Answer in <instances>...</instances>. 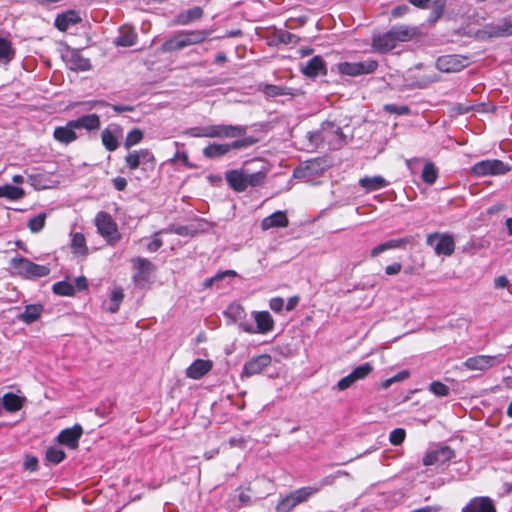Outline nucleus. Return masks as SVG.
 Segmentation results:
<instances>
[{"mask_svg":"<svg viewBox=\"0 0 512 512\" xmlns=\"http://www.w3.org/2000/svg\"><path fill=\"white\" fill-rule=\"evenodd\" d=\"M10 265L16 274L24 279L36 280L48 276L51 272L48 266L37 264L22 256L12 258Z\"/></svg>","mask_w":512,"mask_h":512,"instance_id":"1","label":"nucleus"},{"mask_svg":"<svg viewBox=\"0 0 512 512\" xmlns=\"http://www.w3.org/2000/svg\"><path fill=\"white\" fill-rule=\"evenodd\" d=\"M258 141V138L254 136H247L241 139L234 140L231 143H212L203 148V155L209 159L219 158L226 155L231 150L247 148L258 143Z\"/></svg>","mask_w":512,"mask_h":512,"instance_id":"2","label":"nucleus"},{"mask_svg":"<svg viewBox=\"0 0 512 512\" xmlns=\"http://www.w3.org/2000/svg\"><path fill=\"white\" fill-rule=\"evenodd\" d=\"M95 226L97 232L104 238L107 244L115 245L121 240L118 225L109 213L105 211L98 212L95 216Z\"/></svg>","mask_w":512,"mask_h":512,"instance_id":"3","label":"nucleus"},{"mask_svg":"<svg viewBox=\"0 0 512 512\" xmlns=\"http://www.w3.org/2000/svg\"><path fill=\"white\" fill-rule=\"evenodd\" d=\"M318 491L313 487H301L282 497L276 505L277 512H291L296 506L307 501Z\"/></svg>","mask_w":512,"mask_h":512,"instance_id":"4","label":"nucleus"},{"mask_svg":"<svg viewBox=\"0 0 512 512\" xmlns=\"http://www.w3.org/2000/svg\"><path fill=\"white\" fill-rule=\"evenodd\" d=\"M321 139L333 150L341 149L347 144V136L342 128L333 122H324L319 131Z\"/></svg>","mask_w":512,"mask_h":512,"instance_id":"5","label":"nucleus"},{"mask_svg":"<svg viewBox=\"0 0 512 512\" xmlns=\"http://www.w3.org/2000/svg\"><path fill=\"white\" fill-rule=\"evenodd\" d=\"M511 170V166L499 159H486L475 163L471 173L477 177L504 175Z\"/></svg>","mask_w":512,"mask_h":512,"instance_id":"6","label":"nucleus"},{"mask_svg":"<svg viewBox=\"0 0 512 512\" xmlns=\"http://www.w3.org/2000/svg\"><path fill=\"white\" fill-rule=\"evenodd\" d=\"M426 244L434 246V252L438 256H451L455 251V240L449 233H430L426 237Z\"/></svg>","mask_w":512,"mask_h":512,"instance_id":"7","label":"nucleus"},{"mask_svg":"<svg viewBox=\"0 0 512 512\" xmlns=\"http://www.w3.org/2000/svg\"><path fill=\"white\" fill-rule=\"evenodd\" d=\"M378 68V62L373 59H368L362 62H340L337 64V70L342 75L360 76L371 74Z\"/></svg>","mask_w":512,"mask_h":512,"instance_id":"8","label":"nucleus"},{"mask_svg":"<svg viewBox=\"0 0 512 512\" xmlns=\"http://www.w3.org/2000/svg\"><path fill=\"white\" fill-rule=\"evenodd\" d=\"M125 164L130 171L138 169L141 164L147 166V169L153 170L156 165V158L151 150L143 148L129 152L125 156ZM143 169L146 170V168Z\"/></svg>","mask_w":512,"mask_h":512,"instance_id":"9","label":"nucleus"},{"mask_svg":"<svg viewBox=\"0 0 512 512\" xmlns=\"http://www.w3.org/2000/svg\"><path fill=\"white\" fill-rule=\"evenodd\" d=\"M469 65V59L462 55H443L437 58L436 67L441 72L455 73L463 70Z\"/></svg>","mask_w":512,"mask_h":512,"instance_id":"10","label":"nucleus"},{"mask_svg":"<svg viewBox=\"0 0 512 512\" xmlns=\"http://www.w3.org/2000/svg\"><path fill=\"white\" fill-rule=\"evenodd\" d=\"M246 126L216 124L208 126V138H234L246 134Z\"/></svg>","mask_w":512,"mask_h":512,"instance_id":"11","label":"nucleus"},{"mask_svg":"<svg viewBox=\"0 0 512 512\" xmlns=\"http://www.w3.org/2000/svg\"><path fill=\"white\" fill-rule=\"evenodd\" d=\"M455 456L454 450L449 446H441L428 451L423 457L425 466L442 465L449 462Z\"/></svg>","mask_w":512,"mask_h":512,"instance_id":"12","label":"nucleus"},{"mask_svg":"<svg viewBox=\"0 0 512 512\" xmlns=\"http://www.w3.org/2000/svg\"><path fill=\"white\" fill-rule=\"evenodd\" d=\"M502 359L500 356H491V355H476L473 357L467 358L463 365L468 370H479L484 371L492 368L495 364L501 363Z\"/></svg>","mask_w":512,"mask_h":512,"instance_id":"13","label":"nucleus"},{"mask_svg":"<svg viewBox=\"0 0 512 512\" xmlns=\"http://www.w3.org/2000/svg\"><path fill=\"white\" fill-rule=\"evenodd\" d=\"M300 72L307 78L314 79L319 75H327V67L325 60L320 56L316 55L312 57L306 64L300 66Z\"/></svg>","mask_w":512,"mask_h":512,"instance_id":"14","label":"nucleus"},{"mask_svg":"<svg viewBox=\"0 0 512 512\" xmlns=\"http://www.w3.org/2000/svg\"><path fill=\"white\" fill-rule=\"evenodd\" d=\"M272 363V357L269 354H261L251 358L244 364L242 375L251 377L261 373Z\"/></svg>","mask_w":512,"mask_h":512,"instance_id":"15","label":"nucleus"},{"mask_svg":"<svg viewBox=\"0 0 512 512\" xmlns=\"http://www.w3.org/2000/svg\"><path fill=\"white\" fill-rule=\"evenodd\" d=\"M133 268L135 269V274L133 279L136 283L147 282L155 270L154 264H152L148 259L143 257H136L131 260Z\"/></svg>","mask_w":512,"mask_h":512,"instance_id":"16","label":"nucleus"},{"mask_svg":"<svg viewBox=\"0 0 512 512\" xmlns=\"http://www.w3.org/2000/svg\"><path fill=\"white\" fill-rule=\"evenodd\" d=\"M83 434V428L79 424H75L71 428L62 430L57 440L60 444L67 446L70 449H77L79 446V440Z\"/></svg>","mask_w":512,"mask_h":512,"instance_id":"17","label":"nucleus"},{"mask_svg":"<svg viewBox=\"0 0 512 512\" xmlns=\"http://www.w3.org/2000/svg\"><path fill=\"white\" fill-rule=\"evenodd\" d=\"M122 128L118 124H110L101 132V141L103 146L110 152L118 149V136L121 135Z\"/></svg>","mask_w":512,"mask_h":512,"instance_id":"18","label":"nucleus"},{"mask_svg":"<svg viewBox=\"0 0 512 512\" xmlns=\"http://www.w3.org/2000/svg\"><path fill=\"white\" fill-rule=\"evenodd\" d=\"M415 241L413 236H406L403 238L398 239H390L384 243H381L377 246H375L371 252V257H377L379 254L383 253L384 251L391 250V249H398V248H404L408 244H413Z\"/></svg>","mask_w":512,"mask_h":512,"instance_id":"19","label":"nucleus"},{"mask_svg":"<svg viewBox=\"0 0 512 512\" xmlns=\"http://www.w3.org/2000/svg\"><path fill=\"white\" fill-rule=\"evenodd\" d=\"M488 37L512 36V17H504L499 24H488L484 31Z\"/></svg>","mask_w":512,"mask_h":512,"instance_id":"20","label":"nucleus"},{"mask_svg":"<svg viewBox=\"0 0 512 512\" xmlns=\"http://www.w3.org/2000/svg\"><path fill=\"white\" fill-rule=\"evenodd\" d=\"M461 512H497V510L491 498L474 497Z\"/></svg>","mask_w":512,"mask_h":512,"instance_id":"21","label":"nucleus"},{"mask_svg":"<svg viewBox=\"0 0 512 512\" xmlns=\"http://www.w3.org/2000/svg\"><path fill=\"white\" fill-rule=\"evenodd\" d=\"M81 21L82 18L79 12L71 9L58 14L55 18L54 25L59 31L65 32L71 25L78 24Z\"/></svg>","mask_w":512,"mask_h":512,"instance_id":"22","label":"nucleus"},{"mask_svg":"<svg viewBox=\"0 0 512 512\" xmlns=\"http://www.w3.org/2000/svg\"><path fill=\"white\" fill-rule=\"evenodd\" d=\"M75 130L76 127L70 120L65 126H57L53 131V137L57 142L68 145L78 138Z\"/></svg>","mask_w":512,"mask_h":512,"instance_id":"23","label":"nucleus"},{"mask_svg":"<svg viewBox=\"0 0 512 512\" xmlns=\"http://www.w3.org/2000/svg\"><path fill=\"white\" fill-rule=\"evenodd\" d=\"M289 225V219L285 211L278 210L265 217L261 221V229L267 231L271 228H286Z\"/></svg>","mask_w":512,"mask_h":512,"instance_id":"24","label":"nucleus"},{"mask_svg":"<svg viewBox=\"0 0 512 512\" xmlns=\"http://www.w3.org/2000/svg\"><path fill=\"white\" fill-rule=\"evenodd\" d=\"M211 34L212 31L208 29L181 30V37L184 38L186 47L206 42Z\"/></svg>","mask_w":512,"mask_h":512,"instance_id":"25","label":"nucleus"},{"mask_svg":"<svg viewBox=\"0 0 512 512\" xmlns=\"http://www.w3.org/2000/svg\"><path fill=\"white\" fill-rule=\"evenodd\" d=\"M396 44L397 43L391 30L382 34L373 35L372 37V47L374 50L381 53H386L392 50Z\"/></svg>","mask_w":512,"mask_h":512,"instance_id":"26","label":"nucleus"},{"mask_svg":"<svg viewBox=\"0 0 512 512\" xmlns=\"http://www.w3.org/2000/svg\"><path fill=\"white\" fill-rule=\"evenodd\" d=\"M213 367V363L210 360L196 359L186 369V376L188 378L198 380L205 376Z\"/></svg>","mask_w":512,"mask_h":512,"instance_id":"27","label":"nucleus"},{"mask_svg":"<svg viewBox=\"0 0 512 512\" xmlns=\"http://www.w3.org/2000/svg\"><path fill=\"white\" fill-rule=\"evenodd\" d=\"M204 11L200 6H195L188 10L182 11L176 15L173 20L174 25L186 26L194 21H198L203 17Z\"/></svg>","mask_w":512,"mask_h":512,"instance_id":"28","label":"nucleus"},{"mask_svg":"<svg viewBox=\"0 0 512 512\" xmlns=\"http://www.w3.org/2000/svg\"><path fill=\"white\" fill-rule=\"evenodd\" d=\"M225 179L234 191L244 192L246 190L245 172L243 170L234 169L228 171Z\"/></svg>","mask_w":512,"mask_h":512,"instance_id":"29","label":"nucleus"},{"mask_svg":"<svg viewBox=\"0 0 512 512\" xmlns=\"http://www.w3.org/2000/svg\"><path fill=\"white\" fill-rule=\"evenodd\" d=\"M76 129H86L88 131L98 130L101 126L98 114H87L72 120Z\"/></svg>","mask_w":512,"mask_h":512,"instance_id":"30","label":"nucleus"},{"mask_svg":"<svg viewBox=\"0 0 512 512\" xmlns=\"http://www.w3.org/2000/svg\"><path fill=\"white\" fill-rule=\"evenodd\" d=\"M257 332L266 334L274 329V319L268 311H258L254 313Z\"/></svg>","mask_w":512,"mask_h":512,"instance_id":"31","label":"nucleus"},{"mask_svg":"<svg viewBox=\"0 0 512 512\" xmlns=\"http://www.w3.org/2000/svg\"><path fill=\"white\" fill-rule=\"evenodd\" d=\"M186 48L184 38L181 37V31L175 32L170 38L166 39L160 47L163 53H173Z\"/></svg>","mask_w":512,"mask_h":512,"instance_id":"32","label":"nucleus"},{"mask_svg":"<svg viewBox=\"0 0 512 512\" xmlns=\"http://www.w3.org/2000/svg\"><path fill=\"white\" fill-rule=\"evenodd\" d=\"M359 185L365 189L366 192H372L384 188L388 185V181L380 176L363 177L359 180Z\"/></svg>","mask_w":512,"mask_h":512,"instance_id":"33","label":"nucleus"},{"mask_svg":"<svg viewBox=\"0 0 512 512\" xmlns=\"http://www.w3.org/2000/svg\"><path fill=\"white\" fill-rule=\"evenodd\" d=\"M392 34L397 42H407L412 40L416 34V28H412L406 25H395L390 28Z\"/></svg>","mask_w":512,"mask_h":512,"instance_id":"34","label":"nucleus"},{"mask_svg":"<svg viewBox=\"0 0 512 512\" xmlns=\"http://www.w3.org/2000/svg\"><path fill=\"white\" fill-rule=\"evenodd\" d=\"M25 399L11 392L5 393L2 397L3 408L7 412H17L22 409Z\"/></svg>","mask_w":512,"mask_h":512,"instance_id":"35","label":"nucleus"},{"mask_svg":"<svg viewBox=\"0 0 512 512\" xmlns=\"http://www.w3.org/2000/svg\"><path fill=\"white\" fill-rule=\"evenodd\" d=\"M68 65L74 71H88L91 63L88 58L83 57L79 52L73 51L68 58Z\"/></svg>","mask_w":512,"mask_h":512,"instance_id":"36","label":"nucleus"},{"mask_svg":"<svg viewBox=\"0 0 512 512\" xmlns=\"http://www.w3.org/2000/svg\"><path fill=\"white\" fill-rule=\"evenodd\" d=\"M42 312L41 304H30L25 306L24 312L18 318L26 324H31L40 318Z\"/></svg>","mask_w":512,"mask_h":512,"instance_id":"37","label":"nucleus"},{"mask_svg":"<svg viewBox=\"0 0 512 512\" xmlns=\"http://www.w3.org/2000/svg\"><path fill=\"white\" fill-rule=\"evenodd\" d=\"M71 250L73 254L87 256L88 255V247L86 245V239L83 233L76 232L72 236L71 240Z\"/></svg>","mask_w":512,"mask_h":512,"instance_id":"38","label":"nucleus"},{"mask_svg":"<svg viewBox=\"0 0 512 512\" xmlns=\"http://www.w3.org/2000/svg\"><path fill=\"white\" fill-rule=\"evenodd\" d=\"M137 34L132 28L120 30V35L116 38L115 44L122 47L133 46L137 41Z\"/></svg>","mask_w":512,"mask_h":512,"instance_id":"39","label":"nucleus"},{"mask_svg":"<svg viewBox=\"0 0 512 512\" xmlns=\"http://www.w3.org/2000/svg\"><path fill=\"white\" fill-rule=\"evenodd\" d=\"M438 178V168L431 161H428L424 164L421 179L424 183L428 185H432L436 182Z\"/></svg>","mask_w":512,"mask_h":512,"instance_id":"40","label":"nucleus"},{"mask_svg":"<svg viewBox=\"0 0 512 512\" xmlns=\"http://www.w3.org/2000/svg\"><path fill=\"white\" fill-rule=\"evenodd\" d=\"M124 299V290L122 287H115L110 293V306L108 311L112 314L117 313Z\"/></svg>","mask_w":512,"mask_h":512,"instance_id":"41","label":"nucleus"},{"mask_svg":"<svg viewBox=\"0 0 512 512\" xmlns=\"http://www.w3.org/2000/svg\"><path fill=\"white\" fill-rule=\"evenodd\" d=\"M15 56L11 41L0 37V62L9 63Z\"/></svg>","mask_w":512,"mask_h":512,"instance_id":"42","label":"nucleus"},{"mask_svg":"<svg viewBox=\"0 0 512 512\" xmlns=\"http://www.w3.org/2000/svg\"><path fill=\"white\" fill-rule=\"evenodd\" d=\"M24 196V190L20 187L12 185L1 186L0 197H5L10 200H18Z\"/></svg>","mask_w":512,"mask_h":512,"instance_id":"43","label":"nucleus"},{"mask_svg":"<svg viewBox=\"0 0 512 512\" xmlns=\"http://www.w3.org/2000/svg\"><path fill=\"white\" fill-rule=\"evenodd\" d=\"M52 291L59 296H74L75 287L67 281H59L53 284Z\"/></svg>","mask_w":512,"mask_h":512,"instance_id":"44","label":"nucleus"},{"mask_svg":"<svg viewBox=\"0 0 512 512\" xmlns=\"http://www.w3.org/2000/svg\"><path fill=\"white\" fill-rule=\"evenodd\" d=\"M144 138V133L139 128H134L126 135L124 146L126 149L139 144Z\"/></svg>","mask_w":512,"mask_h":512,"instance_id":"45","label":"nucleus"},{"mask_svg":"<svg viewBox=\"0 0 512 512\" xmlns=\"http://www.w3.org/2000/svg\"><path fill=\"white\" fill-rule=\"evenodd\" d=\"M263 93L268 97H277L284 95H293L288 88L279 85L266 84L263 87Z\"/></svg>","mask_w":512,"mask_h":512,"instance_id":"46","label":"nucleus"},{"mask_svg":"<svg viewBox=\"0 0 512 512\" xmlns=\"http://www.w3.org/2000/svg\"><path fill=\"white\" fill-rule=\"evenodd\" d=\"M266 172L264 171H258L255 173L247 174L245 173V180H246V189L250 187H257L261 186L266 179Z\"/></svg>","mask_w":512,"mask_h":512,"instance_id":"47","label":"nucleus"},{"mask_svg":"<svg viewBox=\"0 0 512 512\" xmlns=\"http://www.w3.org/2000/svg\"><path fill=\"white\" fill-rule=\"evenodd\" d=\"M432 12L429 16L430 22H436L438 19H440L443 15L446 0H432Z\"/></svg>","mask_w":512,"mask_h":512,"instance_id":"48","label":"nucleus"},{"mask_svg":"<svg viewBox=\"0 0 512 512\" xmlns=\"http://www.w3.org/2000/svg\"><path fill=\"white\" fill-rule=\"evenodd\" d=\"M65 457V452L56 447H50L46 452V460L53 464H59Z\"/></svg>","mask_w":512,"mask_h":512,"instance_id":"49","label":"nucleus"},{"mask_svg":"<svg viewBox=\"0 0 512 512\" xmlns=\"http://www.w3.org/2000/svg\"><path fill=\"white\" fill-rule=\"evenodd\" d=\"M45 220L46 214L40 213L29 220L28 228L33 233L40 232L45 226Z\"/></svg>","mask_w":512,"mask_h":512,"instance_id":"50","label":"nucleus"},{"mask_svg":"<svg viewBox=\"0 0 512 512\" xmlns=\"http://www.w3.org/2000/svg\"><path fill=\"white\" fill-rule=\"evenodd\" d=\"M373 371V366L370 363H364L353 369L351 372L356 381L365 379Z\"/></svg>","mask_w":512,"mask_h":512,"instance_id":"51","label":"nucleus"},{"mask_svg":"<svg viewBox=\"0 0 512 512\" xmlns=\"http://www.w3.org/2000/svg\"><path fill=\"white\" fill-rule=\"evenodd\" d=\"M429 391L438 397H446L450 394V388L440 381L431 382Z\"/></svg>","mask_w":512,"mask_h":512,"instance_id":"52","label":"nucleus"},{"mask_svg":"<svg viewBox=\"0 0 512 512\" xmlns=\"http://www.w3.org/2000/svg\"><path fill=\"white\" fill-rule=\"evenodd\" d=\"M406 437V431L403 428H395L389 435V441L392 445H401Z\"/></svg>","mask_w":512,"mask_h":512,"instance_id":"53","label":"nucleus"},{"mask_svg":"<svg viewBox=\"0 0 512 512\" xmlns=\"http://www.w3.org/2000/svg\"><path fill=\"white\" fill-rule=\"evenodd\" d=\"M277 39L283 44H296L299 41V37L286 30H280L277 33Z\"/></svg>","mask_w":512,"mask_h":512,"instance_id":"54","label":"nucleus"},{"mask_svg":"<svg viewBox=\"0 0 512 512\" xmlns=\"http://www.w3.org/2000/svg\"><path fill=\"white\" fill-rule=\"evenodd\" d=\"M384 110L389 114L396 115H407L410 113V109L406 105H395V104H385L383 106Z\"/></svg>","mask_w":512,"mask_h":512,"instance_id":"55","label":"nucleus"},{"mask_svg":"<svg viewBox=\"0 0 512 512\" xmlns=\"http://www.w3.org/2000/svg\"><path fill=\"white\" fill-rule=\"evenodd\" d=\"M187 134L195 138H208V126L190 128Z\"/></svg>","mask_w":512,"mask_h":512,"instance_id":"56","label":"nucleus"},{"mask_svg":"<svg viewBox=\"0 0 512 512\" xmlns=\"http://www.w3.org/2000/svg\"><path fill=\"white\" fill-rule=\"evenodd\" d=\"M356 380L354 379V376L352 373L348 374L347 376L341 378L338 382H337V388L338 390L340 391H343V390H346L348 389L351 385H353V383H355Z\"/></svg>","mask_w":512,"mask_h":512,"instance_id":"57","label":"nucleus"},{"mask_svg":"<svg viewBox=\"0 0 512 512\" xmlns=\"http://www.w3.org/2000/svg\"><path fill=\"white\" fill-rule=\"evenodd\" d=\"M161 232L162 231H158L154 233L152 241L147 245L149 252H156L162 247L163 241L158 237Z\"/></svg>","mask_w":512,"mask_h":512,"instance_id":"58","label":"nucleus"},{"mask_svg":"<svg viewBox=\"0 0 512 512\" xmlns=\"http://www.w3.org/2000/svg\"><path fill=\"white\" fill-rule=\"evenodd\" d=\"M269 307L275 313H280L284 307V299L281 297H273L269 300Z\"/></svg>","mask_w":512,"mask_h":512,"instance_id":"59","label":"nucleus"},{"mask_svg":"<svg viewBox=\"0 0 512 512\" xmlns=\"http://www.w3.org/2000/svg\"><path fill=\"white\" fill-rule=\"evenodd\" d=\"M23 466L27 471H36L38 468V459L35 456H26Z\"/></svg>","mask_w":512,"mask_h":512,"instance_id":"60","label":"nucleus"},{"mask_svg":"<svg viewBox=\"0 0 512 512\" xmlns=\"http://www.w3.org/2000/svg\"><path fill=\"white\" fill-rule=\"evenodd\" d=\"M402 269V264L399 262H394L385 267V273L389 276L396 275L400 273Z\"/></svg>","mask_w":512,"mask_h":512,"instance_id":"61","label":"nucleus"},{"mask_svg":"<svg viewBox=\"0 0 512 512\" xmlns=\"http://www.w3.org/2000/svg\"><path fill=\"white\" fill-rule=\"evenodd\" d=\"M112 183L117 191H124L127 187V180L124 177H115L112 179Z\"/></svg>","mask_w":512,"mask_h":512,"instance_id":"62","label":"nucleus"},{"mask_svg":"<svg viewBox=\"0 0 512 512\" xmlns=\"http://www.w3.org/2000/svg\"><path fill=\"white\" fill-rule=\"evenodd\" d=\"M409 11V7L406 4L398 5L393 8L391 14L395 18L404 16Z\"/></svg>","mask_w":512,"mask_h":512,"instance_id":"63","label":"nucleus"},{"mask_svg":"<svg viewBox=\"0 0 512 512\" xmlns=\"http://www.w3.org/2000/svg\"><path fill=\"white\" fill-rule=\"evenodd\" d=\"M75 290H86L88 288V280L85 276H79L75 279Z\"/></svg>","mask_w":512,"mask_h":512,"instance_id":"64","label":"nucleus"}]
</instances>
